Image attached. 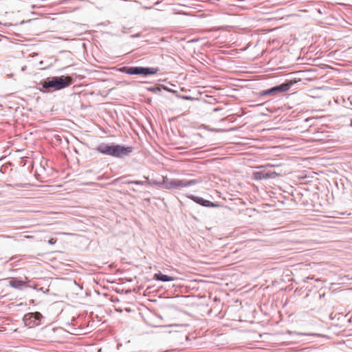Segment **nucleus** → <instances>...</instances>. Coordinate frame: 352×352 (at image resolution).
<instances>
[{
  "mask_svg": "<svg viewBox=\"0 0 352 352\" xmlns=\"http://www.w3.org/2000/svg\"><path fill=\"white\" fill-rule=\"evenodd\" d=\"M305 205L302 200V194L300 189L295 188L293 186H287V215L295 214L294 217H287V252L292 250L301 251L303 248L296 247L303 242L305 230L302 228L303 216L300 214L305 210L302 207ZM292 253L287 252V282L295 281L294 272L302 263L293 264L292 258L289 257Z\"/></svg>",
  "mask_w": 352,
  "mask_h": 352,
  "instance_id": "obj_1",
  "label": "nucleus"
},
{
  "mask_svg": "<svg viewBox=\"0 0 352 352\" xmlns=\"http://www.w3.org/2000/svg\"><path fill=\"white\" fill-rule=\"evenodd\" d=\"M294 65H287V110L291 109L296 104H300L301 98L298 96V91L289 93L290 91L299 89L304 85L302 82L305 71L293 69Z\"/></svg>",
  "mask_w": 352,
  "mask_h": 352,
  "instance_id": "obj_2",
  "label": "nucleus"
},
{
  "mask_svg": "<svg viewBox=\"0 0 352 352\" xmlns=\"http://www.w3.org/2000/svg\"><path fill=\"white\" fill-rule=\"evenodd\" d=\"M95 149L102 155L119 159H123L129 156L133 151V146L119 144L114 142H102L99 144Z\"/></svg>",
  "mask_w": 352,
  "mask_h": 352,
  "instance_id": "obj_3",
  "label": "nucleus"
},
{
  "mask_svg": "<svg viewBox=\"0 0 352 352\" xmlns=\"http://www.w3.org/2000/svg\"><path fill=\"white\" fill-rule=\"evenodd\" d=\"M72 84V78L68 76H59L47 78L41 80L38 85L42 92L58 91L69 87Z\"/></svg>",
  "mask_w": 352,
  "mask_h": 352,
  "instance_id": "obj_4",
  "label": "nucleus"
},
{
  "mask_svg": "<svg viewBox=\"0 0 352 352\" xmlns=\"http://www.w3.org/2000/svg\"><path fill=\"white\" fill-rule=\"evenodd\" d=\"M153 183L157 184L156 182ZM199 183H200V180L198 179H169L167 177H165L163 179V181L162 182H159L157 183V184L167 190H181L183 188L194 186Z\"/></svg>",
  "mask_w": 352,
  "mask_h": 352,
  "instance_id": "obj_5",
  "label": "nucleus"
},
{
  "mask_svg": "<svg viewBox=\"0 0 352 352\" xmlns=\"http://www.w3.org/2000/svg\"><path fill=\"white\" fill-rule=\"evenodd\" d=\"M307 122L303 113L298 112L294 114V111L289 113L287 112V131H294L296 133L303 132L302 124Z\"/></svg>",
  "mask_w": 352,
  "mask_h": 352,
  "instance_id": "obj_6",
  "label": "nucleus"
},
{
  "mask_svg": "<svg viewBox=\"0 0 352 352\" xmlns=\"http://www.w3.org/2000/svg\"><path fill=\"white\" fill-rule=\"evenodd\" d=\"M43 318L40 312H30L24 315L23 321L25 326L33 328L41 324Z\"/></svg>",
  "mask_w": 352,
  "mask_h": 352,
  "instance_id": "obj_7",
  "label": "nucleus"
},
{
  "mask_svg": "<svg viewBox=\"0 0 352 352\" xmlns=\"http://www.w3.org/2000/svg\"><path fill=\"white\" fill-rule=\"evenodd\" d=\"M302 140V139L296 136L291 137L290 135L287 133V162H292L294 161V158H295V157L289 155L291 151L302 150V147L296 144V142H299Z\"/></svg>",
  "mask_w": 352,
  "mask_h": 352,
  "instance_id": "obj_8",
  "label": "nucleus"
},
{
  "mask_svg": "<svg viewBox=\"0 0 352 352\" xmlns=\"http://www.w3.org/2000/svg\"><path fill=\"white\" fill-rule=\"evenodd\" d=\"M258 170L254 173V177L256 179L263 180L270 178H275L276 173L274 171L270 170L266 166H260L258 168Z\"/></svg>",
  "mask_w": 352,
  "mask_h": 352,
  "instance_id": "obj_9",
  "label": "nucleus"
},
{
  "mask_svg": "<svg viewBox=\"0 0 352 352\" xmlns=\"http://www.w3.org/2000/svg\"><path fill=\"white\" fill-rule=\"evenodd\" d=\"M188 197L190 199L192 200L196 204H199L200 206H202L204 207L217 208V207L219 206V204L218 203L212 202V201L205 199L201 197L195 196L193 195H190L188 196Z\"/></svg>",
  "mask_w": 352,
  "mask_h": 352,
  "instance_id": "obj_10",
  "label": "nucleus"
},
{
  "mask_svg": "<svg viewBox=\"0 0 352 352\" xmlns=\"http://www.w3.org/2000/svg\"><path fill=\"white\" fill-rule=\"evenodd\" d=\"M286 91V82L272 87L261 92V96L276 95Z\"/></svg>",
  "mask_w": 352,
  "mask_h": 352,
  "instance_id": "obj_11",
  "label": "nucleus"
},
{
  "mask_svg": "<svg viewBox=\"0 0 352 352\" xmlns=\"http://www.w3.org/2000/svg\"><path fill=\"white\" fill-rule=\"evenodd\" d=\"M158 72H159L158 68L138 66V75L142 76H148L156 74Z\"/></svg>",
  "mask_w": 352,
  "mask_h": 352,
  "instance_id": "obj_12",
  "label": "nucleus"
},
{
  "mask_svg": "<svg viewBox=\"0 0 352 352\" xmlns=\"http://www.w3.org/2000/svg\"><path fill=\"white\" fill-rule=\"evenodd\" d=\"M153 279L157 281L169 282L173 281L175 279V278L174 276L164 274L161 272H158L154 274Z\"/></svg>",
  "mask_w": 352,
  "mask_h": 352,
  "instance_id": "obj_13",
  "label": "nucleus"
},
{
  "mask_svg": "<svg viewBox=\"0 0 352 352\" xmlns=\"http://www.w3.org/2000/svg\"><path fill=\"white\" fill-rule=\"evenodd\" d=\"M9 285L19 290H23L25 287V283L18 278H12L9 282Z\"/></svg>",
  "mask_w": 352,
  "mask_h": 352,
  "instance_id": "obj_14",
  "label": "nucleus"
},
{
  "mask_svg": "<svg viewBox=\"0 0 352 352\" xmlns=\"http://www.w3.org/2000/svg\"><path fill=\"white\" fill-rule=\"evenodd\" d=\"M120 72L129 75H138V66L122 67Z\"/></svg>",
  "mask_w": 352,
  "mask_h": 352,
  "instance_id": "obj_15",
  "label": "nucleus"
},
{
  "mask_svg": "<svg viewBox=\"0 0 352 352\" xmlns=\"http://www.w3.org/2000/svg\"><path fill=\"white\" fill-rule=\"evenodd\" d=\"M300 50L301 48L300 47L296 49H294L289 56L287 54V59H289L290 60H299L300 58Z\"/></svg>",
  "mask_w": 352,
  "mask_h": 352,
  "instance_id": "obj_16",
  "label": "nucleus"
},
{
  "mask_svg": "<svg viewBox=\"0 0 352 352\" xmlns=\"http://www.w3.org/2000/svg\"><path fill=\"white\" fill-rule=\"evenodd\" d=\"M287 342H296L297 341L294 339L295 336L300 337V336H302L305 335V333H296V332H293L291 331H287Z\"/></svg>",
  "mask_w": 352,
  "mask_h": 352,
  "instance_id": "obj_17",
  "label": "nucleus"
},
{
  "mask_svg": "<svg viewBox=\"0 0 352 352\" xmlns=\"http://www.w3.org/2000/svg\"><path fill=\"white\" fill-rule=\"evenodd\" d=\"M162 89L168 90V88L166 87H165L164 85H155V86L148 88V91H149L153 94H159L162 91Z\"/></svg>",
  "mask_w": 352,
  "mask_h": 352,
  "instance_id": "obj_18",
  "label": "nucleus"
},
{
  "mask_svg": "<svg viewBox=\"0 0 352 352\" xmlns=\"http://www.w3.org/2000/svg\"><path fill=\"white\" fill-rule=\"evenodd\" d=\"M129 184H133L135 185H144L145 182L144 181H140V180H134L129 182Z\"/></svg>",
  "mask_w": 352,
  "mask_h": 352,
  "instance_id": "obj_19",
  "label": "nucleus"
},
{
  "mask_svg": "<svg viewBox=\"0 0 352 352\" xmlns=\"http://www.w3.org/2000/svg\"><path fill=\"white\" fill-rule=\"evenodd\" d=\"M287 21H291L294 18H299V15L296 14H287Z\"/></svg>",
  "mask_w": 352,
  "mask_h": 352,
  "instance_id": "obj_20",
  "label": "nucleus"
},
{
  "mask_svg": "<svg viewBox=\"0 0 352 352\" xmlns=\"http://www.w3.org/2000/svg\"><path fill=\"white\" fill-rule=\"evenodd\" d=\"M56 239H54V238H51L48 240V243L50 244V245H54L56 243Z\"/></svg>",
  "mask_w": 352,
  "mask_h": 352,
  "instance_id": "obj_21",
  "label": "nucleus"
},
{
  "mask_svg": "<svg viewBox=\"0 0 352 352\" xmlns=\"http://www.w3.org/2000/svg\"><path fill=\"white\" fill-rule=\"evenodd\" d=\"M131 38H140L141 37V34L140 33H137V34H131L130 36Z\"/></svg>",
  "mask_w": 352,
  "mask_h": 352,
  "instance_id": "obj_22",
  "label": "nucleus"
},
{
  "mask_svg": "<svg viewBox=\"0 0 352 352\" xmlns=\"http://www.w3.org/2000/svg\"><path fill=\"white\" fill-rule=\"evenodd\" d=\"M290 37H291V38H290V39H289V41H287V45L289 44V43H290V41H291L292 40H294V41H295V38H294V37H293V36H292V35H291V36H290Z\"/></svg>",
  "mask_w": 352,
  "mask_h": 352,
  "instance_id": "obj_23",
  "label": "nucleus"
},
{
  "mask_svg": "<svg viewBox=\"0 0 352 352\" xmlns=\"http://www.w3.org/2000/svg\"><path fill=\"white\" fill-rule=\"evenodd\" d=\"M287 292H288L289 290L292 289V287H290V285H287Z\"/></svg>",
  "mask_w": 352,
  "mask_h": 352,
  "instance_id": "obj_24",
  "label": "nucleus"
},
{
  "mask_svg": "<svg viewBox=\"0 0 352 352\" xmlns=\"http://www.w3.org/2000/svg\"><path fill=\"white\" fill-rule=\"evenodd\" d=\"M184 98L187 99V100H191L192 99V98L190 96H185Z\"/></svg>",
  "mask_w": 352,
  "mask_h": 352,
  "instance_id": "obj_25",
  "label": "nucleus"
},
{
  "mask_svg": "<svg viewBox=\"0 0 352 352\" xmlns=\"http://www.w3.org/2000/svg\"><path fill=\"white\" fill-rule=\"evenodd\" d=\"M26 68H27V67H26V66H23V67H22L21 70H22L23 72H24V71L26 69Z\"/></svg>",
  "mask_w": 352,
  "mask_h": 352,
  "instance_id": "obj_26",
  "label": "nucleus"
},
{
  "mask_svg": "<svg viewBox=\"0 0 352 352\" xmlns=\"http://www.w3.org/2000/svg\"><path fill=\"white\" fill-rule=\"evenodd\" d=\"M350 126L352 127V119L351 120Z\"/></svg>",
  "mask_w": 352,
  "mask_h": 352,
  "instance_id": "obj_27",
  "label": "nucleus"
},
{
  "mask_svg": "<svg viewBox=\"0 0 352 352\" xmlns=\"http://www.w3.org/2000/svg\"><path fill=\"white\" fill-rule=\"evenodd\" d=\"M144 178L146 179L147 180H148V177L144 176Z\"/></svg>",
  "mask_w": 352,
  "mask_h": 352,
  "instance_id": "obj_28",
  "label": "nucleus"
},
{
  "mask_svg": "<svg viewBox=\"0 0 352 352\" xmlns=\"http://www.w3.org/2000/svg\"><path fill=\"white\" fill-rule=\"evenodd\" d=\"M291 50L290 48H287V52H289Z\"/></svg>",
  "mask_w": 352,
  "mask_h": 352,
  "instance_id": "obj_29",
  "label": "nucleus"
}]
</instances>
